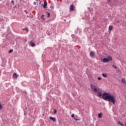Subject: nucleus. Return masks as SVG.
Here are the masks:
<instances>
[{"instance_id":"nucleus-15","label":"nucleus","mask_w":126,"mask_h":126,"mask_svg":"<svg viewBox=\"0 0 126 126\" xmlns=\"http://www.w3.org/2000/svg\"><path fill=\"white\" fill-rule=\"evenodd\" d=\"M11 3L13 5H14V0H11Z\"/></svg>"},{"instance_id":"nucleus-12","label":"nucleus","mask_w":126,"mask_h":126,"mask_svg":"<svg viewBox=\"0 0 126 126\" xmlns=\"http://www.w3.org/2000/svg\"><path fill=\"white\" fill-rule=\"evenodd\" d=\"M102 76H103V77H107V74L106 73H103L102 74Z\"/></svg>"},{"instance_id":"nucleus-27","label":"nucleus","mask_w":126,"mask_h":126,"mask_svg":"<svg viewBox=\"0 0 126 126\" xmlns=\"http://www.w3.org/2000/svg\"><path fill=\"white\" fill-rule=\"evenodd\" d=\"M50 17V13H48V16H47V17Z\"/></svg>"},{"instance_id":"nucleus-9","label":"nucleus","mask_w":126,"mask_h":126,"mask_svg":"<svg viewBox=\"0 0 126 126\" xmlns=\"http://www.w3.org/2000/svg\"><path fill=\"white\" fill-rule=\"evenodd\" d=\"M30 45H31V46L32 47H34V46H35V43H32V41H31L30 43Z\"/></svg>"},{"instance_id":"nucleus-16","label":"nucleus","mask_w":126,"mask_h":126,"mask_svg":"<svg viewBox=\"0 0 126 126\" xmlns=\"http://www.w3.org/2000/svg\"><path fill=\"white\" fill-rule=\"evenodd\" d=\"M12 52H13V50L10 49V50L9 51L8 53H9V54H10V53H12Z\"/></svg>"},{"instance_id":"nucleus-24","label":"nucleus","mask_w":126,"mask_h":126,"mask_svg":"<svg viewBox=\"0 0 126 126\" xmlns=\"http://www.w3.org/2000/svg\"><path fill=\"white\" fill-rule=\"evenodd\" d=\"M98 80H101L102 79V78H101V77H98Z\"/></svg>"},{"instance_id":"nucleus-4","label":"nucleus","mask_w":126,"mask_h":126,"mask_svg":"<svg viewBox=\"0 0 126 126\" xmlns=\"http://www.w3.org/2000/svg\"><path fill=\"white\" fill-rule=\"evenodd\" d=\"M50 119L52 120V121H53V122H54V123H56L57 122V119H56L55 118L50 117Z\"/></svg>"},{"instance_id":"nucleus-21","label":"nucleus","mask_w":126,"mask_h":126,"mask_svg":"<svg viewBox=\"0 0 126 126\" xmlns=\"http://www.w3.org/2000/svg\"><path fill=\"white\" fill-rule=\"evenodd\" d=\"M44 15H42L41 16V19L45 20V19H44Z\"/></svg>"},{"instance_id":"nucleus-28","label":"nucleus","mask_w":126,"mask_h":126,"mask_svg":"<svg viewBox=\"0 0 126 126\" xmlns=\"http://www.w3.org/2000/svg\"><path fill=\"white\" fill-rule=\"evenodd\" d=\"M107 1L110 2V1H111V0H108Z\"/></svg>"},{"instance_id":"nucleus-3","label":"nucleus","mask_w":126,"mask_h":126,"mask_svg":"<svg viewBox=\"0 0 126 126\" xmlns=\"http://www.w3.org/2000/svg\"><path fill=\"white\" fill-rule=\"evenodd\" d=\"M69 9L70 11H73V10H74V6L73 5H71L70 6Z\"/></svg>"},{"instance_id":"nucleus-14","label":"nucleus","mask_w":126,"mask_h":126,"mask_svg":"<svg viewBox=\"0 0 126 126\" xmlns=\"http://www.w3.org/2000/svg\"><path fill=\"white\" fill-rule=\"evenodd\" d=\"M118 124L120 125V126H124V124H123V123H122L120 122H118Z\"/></svg>"},{"instance_id":"nucleus-1","label":"nucleus","mask_w":126,"mask_h":126,"mask_svg":"<svg viewBox=\"0 0 126 126\" xmlns=\"http://www.w3.org/2000/svg\"><path fill=\"white\" fill-rule=\"evenodd\" d=\"M91 88L94 91V93H97L98 97L100 98H102V99L105 100V101L112 102L113 105H115L116 96L111 94L107 93H103V91L100 90L98 87L95 86V85L91 84Z\"/></svg>"},{"instance_id":"nucleus-11","label":"nucleus","mask_w":126,"mask_h":126,"mask_svg":"<svg viewBox=\"0 0 126 126\" xmlns=\"http://www.w3.org/2000/svg\"><path fill=\"white\" fill-rule=\"evenodd\" d=\"M108 58V60H109V62H110V61H112V57L111 56H108V57H107Z\"/></svg>"},{"instance_id":"nucleus-25","label":"nucleus","mask_w":126,"mask_h":126,"mask_svg":"<svg viewBox=\"0 0 126 126\" xmlns=\"http://www.w3.org/2000/svg\"><path fill=\"white\" fill-rule=\"evenodd\" d=\"M71 117L74 118H75V117H74V114H72V115H71Z\"/></svg>"},{"instance_id":"nucleus-18","label":"nucleus","mask_w":126,"mask_h":126,"mask_svg":"<svg viewBox=\"0 0 126 126\" xmlns=\"http://www.w3.org/2000/svg\"><path fill=\"white\" fill-rule=\"evenodd\" d=\"M23 30H26L27 31V32H28V28H25L23 29Z\"/></svg>"},{"instance_id":"nucleus-22","label":"nucleus","mask_w":126,"mask_h":126,"mask_svg":"<svg viewBox=\"0 0 126 126\" xmlns=\"http://www.w3.org/2000/svg\"><path fill=\"white\" fill-rule=\"evenodd\" d=\"M54 114H57V110H55L54 111Z\"/></svg>"},{"instance_id":"nucleus-26","label":"nucleus","mask_w":126,"mask_h":126,"mask_svg":"<svg viewBox=\"0 0 126 126\" xmlns=\"http://www.w3.org/2000/svg\"><path fill=\"white\" fill-rule=\"evenodd\" d=\"M38 2H39V4H41V3H42V1H39Z\"/></svg>"},{"instance_id":"nucleus-19","label":"nucleus","mask_w":126,"mask_h":126,"mask_svg":"<svg viewBox=\"0 0 126 126\" xmlns=\"http://www.w3.org/2000/svg\"><path fill=\"white\" fill-rule=\"evenodd\" d=\"M74 119L75 121H79V119H78L75 117H74Z\"/></svg>"},{"instance_id":"nucleus-8","label":"nucleus","mask_w":126,"mask_h":126,"mask_svg":"<svg viewBox=\"0 0 126 126\" xmlns=\"http://www.w3.org/2000/svg\"><path fill=\"white\" fill-rule=\"evenodd\" d=\"M98 118H99V119H101L102 118V113H99L98 114Z\"/></svg>"},{"instance_id":"nucleus-13","label":"nucleus","mask_w":126,"mask_h":126,"mask_svg":"<svg viewBox=\"0 0 126 126\" xmlns=\"http://www.w3.org/2000/svg\"><path fill=\"white\" fill-rule=\"evenodd\" d=\"M112 29H113V26H109V30H110V31H111V30H112Z\"/></svg>"},{"instance_id":"nucleus-2","label":"nucleus","mask_w":126,"mask_h":126,"mask_svg":"<svg viewBox=\"0 0 126 126\" xmlns=\"http://www.w3.org/2000/svg\"><path fill=\"white\" fill-rule=\"evenodd\" d=\"M103 63H108V62H110L109 59L107 58H104L102 60Z\"/></svg>"},{"instance_id":"nucleus-10","label":"nucleus","mask_w":126,"mask_h":126,"mask_svg":"<svg viewBox=\"0 0 126 126\" xmlns=\"http://www.w3.org/2000/svg\"><path fill=\"white\" fill-rule=\"evenodd\" d=\"M91 57H92V58H93L94 57V53L91 52L90 54Z\"/></svg>"},{"instance_id":"nucleus-20","label":"nucleus","mask_w":126,"mask_h":126,"mask_svg":"<svg viewBox=\"0 0 126 126\" xmlns=\"http://www.w3.org/2000/svg\"><path fill=\"white\" fill-rule=\"evenodd\" d=\"M2 109V106H1V104L0 103V110H1Z\"/></svg>"},{"instance_id":"nucleus-5","label":"nucleus","mask_w":126,"mask_h":126,"mask_svg":"<svg viewBox=\"0 0 126 126\" xmlns=\"http://www.w3.org/2000/svg\"><path fill=\"white\" fill-rule=\"evenodd\" d=\"M47 5H48V2H47V1H45L44 2V5H43L44 8H47V7H46V6H47Z\"/></svg>"},{"instance_id":"nucleus-29","label":"nucleus","mask_w":126,"mask_h":126,"mask_svg":"<svg viewBox=\"0 0 126 126\" xmlns=\"http://www.w3.org/2000/svg\"><path fill=\"white\" fill-rule=\"evenodd\" d=\"M25 41H26V40H25Z\"/></svg>"},{"instance_id":"nucleus-6","label":"nucleus","mask_w":126,"mask_h":126,"mask_svg":"<svg viewBox=\"0 0 126 126\" xmlns=\"http://www.w3.org/2000/svg\"><path fill=\"white\" fill-rule=\"evenodd\" d=\"M13 77H14L15 78H17L18 77V75L16 73H14L13 74Z\"/></svg>"},{"instance_id":"nucleus-7","label":"nucleus","mask_w":126,"mask_h":126,"mask_svg":"<svg viewBox=\"0 0 126 126\" xmlns=\"http://www.w3.org/2000/svg\"><path fill=\"white\" fill-rule=\"evenodd\" d=\"M121 81L122 83H124V84L126 85V80L125 79H122Z\"/></svg>"},{"instance_id":"nucleus-23","label":"nucleus","mask_w":126,"mask_h":126,"mask_svg":"<svg viewBox=\"0 0 126 126\" xmlns=\"http://www.w3.org/2000/svg\"><path fill=\"white\" fill-rule=\"evenodd\" d=\"M33 4H34V5H36L37 4V2H34Z\"/></svg>"},{"instance_id":"nucleus-17","label":"nucleus","mask_w":126,"mask_h":126,"mask_svg":"<svg viewBox=\"0 0 126 126\" xmlns=\"http://www.w3.org/2000/svg\"><path fill=\"white\" fill-rule=\"evenodd\" d=\"M112 66H113V67L115 68V69H117V68H118V67L115 65H112Z\"/></svg>"}]
</instances>
